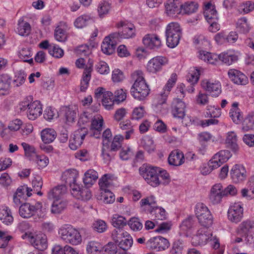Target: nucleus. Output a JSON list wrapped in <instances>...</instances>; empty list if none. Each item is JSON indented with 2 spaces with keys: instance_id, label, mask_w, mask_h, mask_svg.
I'll return each mask as SVG.
<instances>
[{
  "instance_id": "nucleus-36",
  "label": "nucleus",
  "mask_w": 254,
  "mask_h": 254,
  "mask_svg": "<svg viewBox=\"0 0 254 254\" xmlns=\"http://www.w3.org/2000/svg\"><path fill=\"white\" fill-rule=\"evenodd\" d=\"M67 202L64 199H54L51 206L52 213L58 214L62 213L66 207Z\"/></svg>"
},
{
  "instance_id": "nucleus-5",
  "label": "nucleus",
  "mask_w": 254,
  "mask_h": 254,
  "mask_svg": "<svg viewBox=\"0 0 254 254\" xmlns=\"http://www.w3.org/2000/svg\"><path fill=\"white\" fill-rule=\"evenodd\" d=\"M182 30L180 24L177 22L169 23L166 28V43L171 48L177 46L182 35Z\"/></svg>"
},
{
  "instance_id": "nucleus-28",
  "label": "nucleus",
  "mask_w": 254,
  "mask_h": 254,
  "mask_svg": "<svg viewBox=\"0 0 254 254\" xmlns=\"http://www.w3.org/2000/svg\"><path fill=\"white\" fill-rule=\"evenodd\" d=\"M204 15L208 22H211L212 20H217V12L215 7L210 2H207L204 4Z\"/></svg>"
},
{
  "instance_id": "nucleus-2",
  "label": "nucleus",
  "mask_w": 254,
  "mask_h": 254,
  "mask_svg": "<svg viewBox=\"0 0 254 254\" xmlns=\"http://www.w3.org/2000/svg\"><path fill=\"white\" fill-rule=\"evenodd\" d=\"M131 78L134 81L130 89L131 95L137 100H145L149 94L150 90L143 71L139 69L134 71L131 74Z\"/></svg>"
},
{
  "instance_id": "nucleus-44",
  "label": "nucleus",
  "mask_w": 254,
  "mask_h": 254,
  "mask_svg": "<svg viewBox=\"0 0 254 254\" xmlns=\"http://www.w3.org/2000/svg\"><path fill=\"white\" fill-rule=\"evenodd\" d=\"M32 191L33 190L28 187L27 185L21 186L17 189V198L18 197L19 200H25L32 195Z\"/></svg>"
},
{
  "instance_id": "nucleus-22",
  "label": "nucleus",
  "mask_w": 254,
  "mask_h": 254,
  "mask_svg": "<svg viewBox=\"0 0 254 254\" xmlns=\"http://www.w3.org/2000/svg\"><path fill=\"white\" fill-rule=\"evenodd\" d=\"M228 75L230 80L235 84L246 85L248 82V77L243 73L237 69H230Z\"/></svg>"
},
{
  "instance_id": "nucleus-47",
  "label": "nucleus",
  "mask_w": 254,
  "mask_h": 254,
  "mask_svg": "<svg viewBox=\"0 0 254 254\" xmlns=\"http://www.w3.org/2000/svg\"><path fill=\"white\" fill-rule=\"evenodd\" d=\"M198 7L197 3L194 1H187L181 4V13L185 14H191L196 11Z\"/></svg>"
},
{
  "instance_id": "nucleus-10",
  "label": "nucleus",
  "mask_w": 254,
  "mask_h": 254,
  "mask_svg": "<svg viewBox=\"0 0 254 254\" xmlns=\"http://www.w3.org/2000/svg\"><path fill=\"white\" fill-rule=\"evenodd\" d=\"M244 215V208L240 202L232 203L228 210V218L233 223H238L242 220Z\"/></svg>"
},
{
  "instance_id": "nucleus-1",
  "label": "nucleus",
  "mask_w": 254,
  "mask_h": 254,
  "mask_svg": "<svg viewBox=\"0 0 254 254\" xmlns=\"http://www.w3.org/2000/svg\"><path fill=\"white\" fill-rule=\"evenodd\" d=\"M21 233V238L29 241L33 246L40 251H43L47 247V237L41 232L34 231L29 223L23 222L19 226Z\"/></svg>"
},
{
  "instance_id": "nucleus-39",
  "label": "nucleus",
  "mask_w": 254,
  "mask_h": 254,
  "mask_svg": "<svg viewBox=\"0 0 254 254\" xmlns=\"http://www.w3.org/2000/svg\"><path fill=\"white\" fill-rule=\"evenodd\" d=\"M98 178V173L93 169H89L84 174V184L89 187L91 186L96 182Z\"/></svg>"
},
{
  "instance_id": "nucleus-38",
  "label": "nucleus",
  "mask_w": 254,
  "mask_h": 254,
  "mask_svg": "<svg viewBox=\"0 0 254 254\" xmlns=\"http://www.w3.org/2000/svg\"><path fill=\"white\" fill-rule=\"evenodd\" d=\"M115 101L113 93L109 91L105 93L101 100L102 105L108 110L113 108Z\"/></svg>"
},
{
  "instance_id": "nucleus-52",
  "label": "nucleus",
  "mask_w": 254,
  "mask_h": 254,
  "mask_svg": "<svg viewBox=\"0 0 254 254\" xmlns=\"http://www.w3.org/2000/svg\"><path fill=\"white\" fill-rule=\"evenodd\" d=\"M194 224V220L191 216H190L185 219L180 226V229L182 233L188 235L189 232L193 227Z\"/></svg>"
},
{
  "instance_id": "nucleus-16",
  "label": "nucleus",
  "mask_w": 254,
  "mask_h": 254,
  "mask_svg": "<svg viewBox=\"0 0 254 254\" xmlns=\"http://www.w3.org/2000/svg\"><path fill=\"white\" fill-rule=\"evenodd\" d=\"M143 45L150 49H156L162 45L159 36L155 34H148L142 39Z\"/></svg>"
},
{
  "instance_id": "nucleus-55",
  "label": "nucleus",
  "mask_w": 254,
  "mask_h": 254,
  "mask_svg": "<svg viewBox=\"0 0 254 254\" xmlns=\"http://www.w3.org/2000/svg\"><path fill=\"white\" fill-rule=\"evenodd\" d=\"M195 101L196 104L199 106L207 105L209 102V95L206 93L199 91L195 97Z\"/></svg>"
},
{
  "instance_id": "nucleus-35",
  "label": "nucleus",
  "mask_w": 254,
  "mask_h": 254,
  "mask_svg": "<svg viewBox=\"0 0 254 254\" xmlns=\"http://www.w3.org/2000/svg\"><path fill=\"white\" fill-rule=\"evenodd\" d=\"M86 248L88 254H98L103 250V245L99 242L94 240L89 241Z\"/></svg>"
},
{
  "instance_id": "nucleus-13",
  "label": "nucleus",
  "mask_w": 254,
  "mask_h": 254,
  "mask_svg": "<svg viewBox=\"0 0 254 254\" xmlns=\"http://www.w3.org/2000/svg\"><path fill=\"white\" fill-rule=\"evenodd\" d=\"M146 244L151 250L156 252L164 251L170 246L168 240L161 236L151 238Z\"/></svg>"
},
{
  "instance_id": "nucleus-63",
  "label": "nucleus",
  "mask_w": 254,
  "mask_h": 254,
  "mask_svg": "<svg viewBox=\"0 0 254 254\" xmlns=\"http://www.w3.org/2000/svg\"><path fill=\"white\" fill-rule=\"evenodd\" d=\"M115 96L114 97L115 101L118 103L123 102L126 100L127 91L120 88L115 92Z\"/></svg>"
},
{
  "instance_id": "nucleus-34",
  "label": "nucleus",
  "mask_w": 254,
  "mask_h": 254,
  "mask_svg": "<svg viewBox=\"0 0 254 254\" xmlns=\"http://www.w3.org/2000/svg\"><path fill=\"white\" fill-rule=\"evenodd\" d=\"M198 57L204 62L212 64H215L219 58L218 55L205 51H200Z\"/></svg>"
},
{
  "instance_id": "nucleus-33",
  "label": "nucleus",
  "mask_w": 254,
  "mask_h": 254,
  "mask_svg": "<svg viewBox=\"0 0 254 254\" xmlns=\"http://www.w3.org/2000/svg\"><path fill=\"white\" fill-rule=\"evenodd\" d=\"M78 172L76 169H70L65 170L62 174V179L70 185L76 183Z\"/></svg>"
},
{
  "instance_id": "nucleus-40",
  "label": "nucleus",
  "mask_w": 254,
  "mask_h": 254,
  "mask_svg": "<svg viewBox=\"0 0 254 254\" xmlns=\"http://www.w3.org/2000/svg\"><path fill=\"white\" fill-rule=\"evenodd\" d=\"M242 128L248 131L254 128V112L249 113L243 120Z\"/></svg>"
},
{
  "instance_id": "nucleus-32",
  "label": "nucleus",
  "mask_w": 254,
  "mask_h": 254,
  "mask_svg": "<svg viewBox=\"0 0 254 254\" xmlns=\"http://www.w3.org/2000/svg\"><path fill=\"white\" fill-rule=\"evenodd\" d=\"M254 228V222L250 219H246L239 225L237 232L239 234L247 235L251 233V230Z\"/></svg>"
},
{
  "instance_id": "nucleus-27",
  "label": "nucleus",
  "mask_w": 254,
  "mask_h": 254,
  "mask_svg": "<svg viewBox=\"0 0 254 254\" xmlns=\"http://www.w3.org/2000/svg\"><path fill=\"white\" fill-rule=\"evenodd\" d=\"M67 189L65 186L61 185L53 188L48 193V197L50 199H63L64 195L66 193Z\"/></svg>"
},
{
  "instance_id": "nucleus-8",
  "label": "nucleus",
  "mask_w": 254,
  "mask_h": 254,
  "mask_svg": "<svg viewBox=\"0 0 254 254\" xmlns=\"http://www.w3.org/2000/svg\"><path fill=\"white\" fill-rule=\"evenodd\" d=\"M201 88L212 97H218L222 92L220 82L213 78H205L200 82Z\"/></svg>"
},
{
  "instance_id": "nucleus-21",
  "label": "nucleus",
  "mask_w": 254,
  "mask_h": 254,
  "mask_svg": "<svg viewBox=\"0 0 254 254\" xmlns=\"http://www.w3.org/2000/svg\"><path fill=\"white\" fill-rule=\"evenodd\" d=\"M164 6L165 12L168 16H173L181 13V3L179 0H167Z\"/></svg>"
},
{
  "instance_id": "nucleus-61",
  "label": "nucleus",
  "mask_w": 254,
  "mask_h": 254,
  "mask_svg": "<svg viewBox=\"0 0 254 254\" xmlns=\"http://www.w3.org/2000/svg\"><path fill=\"white\" fill-rule=\"evenodd\" d=\"M19 58L23 62L30 64L33 63V59L31 58L32 55L31 52L27 48H24L20 50L18 54Z\"/></svg>"
},
{
  "instance_id": "nucleus-56",
  "label": "nucleus",
  "mask_w": 254,
  "mask_h": 254,
  "mask_svg": "<svg viewBox=\"0 0 254 254\" xmlns=\"http://www.w3.org/2000/svg\"><path fill=\"white\" fill-rule=\"evenodd\" d=\"M31 205L29 203H24L19 207V213L23 218H29L33 215V213Z\"/></svg>"
},
{
  "instance_id": "nucleus-26",
  "label": "nucleus",
  "mask_w": 254,
  "mask_h": 254,
  "mask_svg": "<svg viewBox=\"0 0 254 254\" xmlns=\"http://www.w3.org/2000/svg\"><path fill=\"white\" fill-rule=\"evenodd\" d=\"M239 103L237 102L232 104L229 115L232 120L236 124H242L243 121V113L238 107Z\"/></svg>"
},
{
  "instance_id": "nucleus-42",
  "label": "nucleus",
  "mask_w": 254,
  "mask_h": 254,
  "mask_svg": "<svg viewBox=\"0 0 254 254\" xmlns=\"http://www.w3.org/2000/svg\"><path fill=\"white\" fill-rule=\"evenodd\" d=\"M98 199L106 204L113 203L115 200V195L109 190H100Z\"/></svg>"
},
{
  "instance_id": "nucleus-41",
  "label": "nucleus",
  "mask_w": 254,
  "mask_h": 254,
  "mask_svg": "<svg viewBox=\"0 0 254 254\" xmlns=\"http://www.w3.org/2000/svg\"><path fill=\"white\" fill-rule=\"evenodd\" d=\"M17 29L18 34L20 36H26L30 33L31 26L28 22L21 18L18 21Z\"/></svg>"
},
{
  "instance_id": "nucleus-20",
  "label": "nucleus",
  "mask_w": 254,
  "mask_h": 254,
  "mask_svg": "<svg viewBox=\"0 0 254 254\" xmlns=\"http://www.w3.org/2000/svg\"><path fill=\"white\" fill-rule=\"evenodd\" d=\"M117 27L122 28V31L118 33L119 37L129 39L135 36V27L132 24L121 21L118 24Z\"/></svg>"
},
{
  "instance_id": "nucleus-18",
  "label": "nucleus",
  "mask_w": 254,
  "mask_h": 254,
  "mask_svg": "<svg viewBox=\"0 0 254 254\" xmlns=\"http://www.w3.org/2000/svg\"><path fill=\"white\" fill-rule=\"evenodd\" d=\"M104 125V119L100 115H96L92 119L90 131L91 135L98 138L101 134Z\"/></svg>"
},
{
  "instance_id": "nucleus-24",
  "label": "nucleus",
  "mask_w": 254,
  "mask_h": 254,
  "mask_svg": "<svg viewBox=\"0 0 254 254\" xmlns=\"http://www.w3.org/2000/svg\"><path fill=\"white\" fill-rule=\"evenodd\" d=\"M169 164L175 166H179L185 162L183 153L179 150H174L170 154L168 158Z\"/></svg>"
},
{
  "instance_id": "nucleus-15",
  "label": "nucleus",
  "mask_w": 254,
  "mask_h": 254,
  "mask_svg": "<svg viewBox=\"0 0 254 254\" xmlns=\"http://www.w3.org/2000/svg\"><path fill=\"white\" fill-rule=\"evenodd\" d=\"M87 133V129L85 128H81L74 131L73 136L69 140V148L73 150H76L82 144Z\"/></svg>"
},
{
  "instance_id": "nucleus-4",
  "label": "nucleus",
  "mask_w": 254,
  "mask_h": 254,
  "mask_svg": "<svg viewBox=\"0 0 254 254\" xmlns=\"http://www.w3.org/2000/svg\"><path fill=\"white\" fill-rule=\"evenodd\" d=\"M112 240L124 252L122 254H127V252L130 249L133 244L131 235L124 229H115L112 233Z\"/></svg>"
},
{
  "instance_id": "nucleus-9",
  "label": "nucleus",
  "mask_w": 254,
  "mask_h": 254,
  "mask_svg": "<svg viewBox=\"0 0 254 254\" xmlns=\"http://www.w3.org/2000/svg\"><path fill=\"white\" fill-rule=\"evenodd\" d=\"M210 227H203L199 229L196 234L191 239L192 244L194 246L206 245L212 237V232L208 229Z\"/></svg>"
},
{
  "instance_id": "nucleus-37",
  "label": "nucleus",
  "mask_w": 254,
  "mask_h": 254,
  "mask_svg": "<svg viewBox=\"0 0 254 254\" xmlns=\"http://www.w3.org/2000/svg\"><path fill=\"white\" fill-rule=\"evenodd\" d=\"M17 130L23 136H26L33 130V127L30 124H23L20 120L17 119Z\"/></svg>"
},
{
  "instance_id": "nucleus-49",
  "label": "nucleus",
  "mask_w": 254,
  "mask_h": 254,
  "mask_svg": "<svg viewBox=\"0 0 254 254\" xmlns=\"http://www.w3.org/2000/svg\"><path fill=\"white\" fill-rule=\"evenodd\" d=\"M111 8V4L109 1L106 0L101 1L99 3L97 7V12L100 18H103L109 13Z\"/></svg>"
},
{
  "instance_id": "nucleus-60",
  "label": "nucleus",
  "mask_w": 254,
  "mask_h": 254,
  "mask_svg": "<svg viewBox=\"0 0 254 254\" xmlns=\"http://www.w3.org/2000/svg\"><path fill=\"white\" fill-rule=\"evenodd\" d=\"M222 165L226 162L231 157V154L229 150H221L214 155Z\"/></svg>"
},
{
  "instance_id": "nucleus-14",
  "label": "nucleus",
  "mask_w": 254,
  "mask_h": 254,
  "mask_svg": "<svg viewBox=\"0 0 254 254\" xmlns=\"http://www.w3.org/2000/svg\"><path fill=\"white\" fill-rule=\"evenodd\" d=\"M231 179L235 183H240L246 180L247 172L245 167L241 164H236L230 171Z\"/></svg>"
},
{
  "instance_id": "nucleus-59",
  "label": "nucleus",
  "mask_w": 254,
  "mask_h": 254,
  "mask_svg": "<svg viewBox=\"0 0 254 254\" xmlns=\"http://www.w3.org/2000/svg\"><path fill=\"white\" fill-rule=\"evenodd\" d=\"M125 79L124 72L119 68H115L112 72V80L114 83L122 82Z\"/></svg>"
},
{
  "instance_id": "nucleus-53",
  "label": "nucleus",
  "mask_w": 254,
  "mask_h": 254,
  "mask_svg": "<svg viewBox=\"0 0 254 254\" xmlns=\"http://www.w3.org/2000/svg\"><path fill=\"white\" fill-rule=\"evenodd\" d=\"M146 114L144 107L142 106L136 107L132 110L131 119L132 120L139 121L142 119Z\"/></svg>"
},
{
  "instance_id": "nucleus-3",
  "label": "nucleus",
  "mask_w": 254,
  "mask_h": 254,
  "mask_svg": "<svg viewBox=\"0 0 254 254\" xmlns=\"http://www.w3.org/2000/svg\"><path fill=\"white\" fill-rule=\"evenodd\" d=\"M61 239L66 243L72 245H78L81 243L82 237L78 230L71 225H65L59 230Z\"/></svg>"
},
{
  "instance_id": "nucleus-54",
  "label": "nucleus",
  "mask_w": 254,
  "mask_h": 254,
  "mask_svg": "<svg viewBox=\"0 0 254 254\" xmlns=\"http://www.w3.org/2000/svg\"><path fill=\"white\" fill-rule=\"evenodd\" d=\"M193 42L198 48H203L210 45V41L208 38L201 34L194 36Z\"/></svg>"
},
{
  "instance_id": "nucleus-12",
  "label": "nucleus",
  "mask_w": 254,
  "mask_h": 254,
  "mask_svg": "<svg viewBox=\"0 0 254 254\" xmlns=\"http://www.w3.org/2000/svg\"><path fill=\"white\" fill-rule=\"evenodd\" d=\"M119 35V33H113L104 39L101 45V50L104 53L111 55L114 52Z\"/></svg>"
},
{
  "instance_id": "nucleus-51",
  "label": "nucleus",
  "mask_w": 254,
  "mask_h": 254,
  "mask_svg": "<svg viewBox=\"0 0 254 254\" xmlns=\"http://www.w3.org/2000/svg\"><path fill=\"white\" fill-rule=\"evenodd\" d=\"M113 178V176L111 174L104 175L99 181L100 190H109L108 188L112 185Z\"/></svg>"
},
{
  "instance_id": "nucleus-57",
  "label": "nucleus",
  "mask_w": 254,
  "mask_h": 254,
  "mask_svg": "<svg viewBox=\"0 0 254 254\" xmlns=\"http://www.w3.org/2000/svg\"><path fill=\"white\" fill-rule=\"evenodd\" d=\"M200 71L196 67L191 68L187 75V80L191 84L196 83L199 78Z\"/></svg>"
},
{
  "instance_id": "nucleus-29",
  "label": "nucleus",
  "mask_w": 254,
  "mask_h": 254,
  "mask_svg": "<svg viewBox=\"0 0 254 254\" xmlns=\"http://www.w3.org/2000/svg\"><path fill=\"white\" fill-rule=\"evenodd\" d=\"M0 220L7 225L11 224L13 222L14 218L12 215L11 211L5 205L0 207Z\"/></svg>"
},
{
  "instance_id": "nucleus-45",
  "label": "nucleus",
  "mask_w": 254,
  "mask_h": 254,
  "mask_svg": "<svg viewBox=\"0 0 254 254\" xmlns=\"http://www.w3.org/2000/svg\"><path fill=\"white\" fill-rule=\"evenodd\" d=\"M236 28L241 33H247L251 28V24L246 18L242 17L238 20Z\"/></svg>"
},
{
  "instance_id": "nucleus-11",
  "label": "nucleus",
  "mask_w": 254,
  "mask_h": 254,
  "mask_svg": "<svg viewBox=\"0 0 254 254\" xmlns=\"http://www.w3.org/2000/svg\"><path fill=\"white\" fill-rule=\"evenodd\" d=\"M168 60L163 56H156L150 59L146 64V70L150 73H156L161 71L162 67L167 64Z\"/></svg>"
},
{
  "instance_id": "nucleus-58",
  "label": "nucleus",
  "mask_w": 254,
  "mask_h": 254,
  "mask_svg": "<svg viewBox=\"0 0 254 254\" xmlns=\"http://www.w3.org/2000/svg\"><path fill=\"white\" fill-rule=\"evenodd\" d=\"M76 108L66 107L65 109V117L66 123L68 124L73 123L76 115Z\"/></svg>"
},
{
  "instance_id": "nucleus-48",
  "label": "nucleus",
  "mask_w": 254,
  "mask_h": 254,
  "mask_svg": "<svg viewBox=\"0 0 254 254\" xmlns=\"http://www.w3.org/2000/svg\"><path fill=\"white\" fill-rule=\"evenodd\" d=\"M169 92L167 90L163 89L159 94H157L154 99V105L156 108L160 106L166 104Z\"/></svg>"
},
{
  "instance_id": "nucleus-7",
  "label": "nucleus",
  "mask_w": 254,
  "mask_h": 254,
  "mask_svg": "<svg viewBox=\"0 0 254 254\" xmlns=\"http://www.w3.org/2000/svg\"><path fill=\"white\" fill-rule=\"evenodd\" d=\"M139 171L140 175L150 186L155 187L160 185V168L151 166L142 167L140 168Z\"/></svg>"
},
{
  "instance_id": "nucleus-50",
  "label": "nucleus",
  "mask_w": 254,
  "mask_h": 254,
  "mask_svg": "<svg viewBox=\"0 0 254 254\" xmlns=\"http://www.w3.org/2000/svg\"><path fill=\"white\" fill-rule=\"evenodd\" d=\"M32 97L31 96H26L23 99L21 100L18 105V109H17V114L19 115H23L26 110L29 107L31 102L32 101Z\"/></svg>"
},
{
  "instance_id": "nucleus-31",
  "label": "nucleus",
  "mask_w": 254,
  "mask_h": 254,
  "mask_svg": "<svg viewBox=\"0 0 254 254\" xmlns=\"http://www.w3.org/2000/svg\"><path fill=\"white\" fill-rule=\"evenodd\" d=\"M57 137V132L53 128H46L41 131V138L42 141L46 143H51Z\"/></svg>"
},
{
  "instance_id": "nucleus-43",
  "label": "nucleus",
  "mask_w": 254,
  "mask_h": 254,
  "mask_svg": "<svg viewBox=\"0 0 254 254\" xmlns=\"http://www.w3.org/2000/svg\"><path fill=\"white\" fill-rule=\"evenodd\" d=\"M112 225L117 229H123V228L127 224L126 218L119 214L113 215L111 220Z\"/></svg>"
},
{
  "instance_id": "nucleus-6",
  "label": "nucleus",
  "mask_w": 254,
  "mask_h": 254,
  "mask_svg": "<svg viewBox=\"0 0 254 254\" xmlns=\"http://www.w3.org/2000/svg\"><path fill=\"white\" fill-rule=\"evenodd\" d=\"M194 213L199 223L203 227H210L213 224V216L208 208L203 203H197Z\"/></svg>"
},
{
  "instance_id": "nucleus-19",
  "label": "nucleus",
  "mask_w": 254,
  "mask_h": 254,
  "mask_svg": "<svg viewBox=\"0 0 254 254\" xmlns=\"http://www.w3.org/2000/svg\"><path fill=\"white\" fill-rule=\"evenodd\" d=\"M43 112L42 105L38 100L31 102L27 112V116L29 120H34L41 115Z\"/></svg>"
},
{
  "instance_id": "nucleus-64",
  "label": "nucleus",
  "mask_w": 254,
  "mask_h": 254,
  "mask_svg": "<svg viewBox=\"0 0 254 254\" xmlns=\"http://www.w3.org/2000/svg\"><path fill=\"white\" fill-rule=\"evenodd\" d=\"M128 225L130 228L134 231H140L143 227L139 220L135 217L130 218L128 222Z\"/></svg>"
},
{
  "instance_id": "nucleus-25",
  "label": "nucleus",
  "mask_w": 254,
  "mask_h": 254,
  "mask_svg": "<svg viewBox=\"0 0 254 254\" xmlns=\"http://www.w3.org/2000/svg\"><path fill=\"white\" fill-rule=\"evenodd\" d=\"M185 103L179 99H175L172 104V112L176 118H183L185 115Z\"/></svg>"
},
{
  "instance_id": "nucleus-23",
  "label": "nucleus",
  "mask_w": 254,
  "mask_h": 254,
  "mask_svg": "<svg viewBox=\"0 0 254 254\" xmlns=\"http://www.w3.org/2000/svg\"><path fill=\"white\" fill-rule=\"evenodd\" d=\"M11 81L12 78L8 74L0 75V96L9 94Z\"/></svg>"
},
{
  "instance_id": "nucleus-17",
  "label": "nucleus",
  "mask_w": 254,
  "mask_h": 254,
  "mask_svg": "<svg viewBox=\"0 0 254 254\" xmlns=\"http://www.w3.org/2000/svg\"><path fill=\"white\" fill-rule=\"evenodd\" d=\"M224 196V189L222 184L216 183L211 188L209 194V199L213 204H218Z\"/></svg>"
},
{
  "instance_id": "nucleus-46",
  "label": "nucleus",
  "mask_w": 254,
  "mask_h": 254,
  "mask_svg": "<svg viewBox=\"0 0 254 254\" xmlns=\"http://www.w3.org/2000/svg\"><path fill=\"white\" fill-rule=\"evenodd\" d=\"M218 60L223 63L230 65L238 60V57L231 52H223L218 55Z\"/></svg>"
},
{
  "instance_id": "nucleus-62",
  "label": "nucleus",
  "mask_w": 254,
  "mask_h": 254,
  "mask_svg": "<svg viewBox=\"0 0 254 254\" xmlns=\"http://www.w3.org/2000/svg\"><path fill=\"white\" fill-rule=\"evenodd\" d=\"M54 37L57 41L60 42H65L67 39L65 31L59 26L57 27L55 30Z\"/></svg>"
},
{
  "instance_id": "nucleus-30",
  "label": "nucleus",
  "mask_w": 254,
  "mask_h": 254,
  "mask_svg": "<svg viewBox=\"0 0 254 254\" xmlns=\"http://www.w3.org/2000/svg\"><path fill=\"white\" fill-rule=\"evenodd\" d=\"M237 136L234 131H229L227 133L226 138V144L228 148L234 152H237L239 150V146L237 143Z\"/></svg>"
}]
</instances>
